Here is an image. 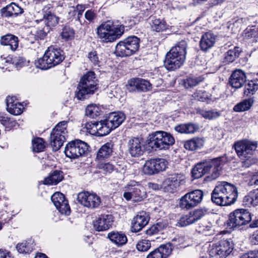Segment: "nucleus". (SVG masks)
<instances>
[{
    "mask_svg": "<svg viewBox=\"0 0 258 258\" xmlns=\"http://www.w3.org/2000/svg\"><path fill=\"white\" fill-rule=\"evenodd\" d=\"M238 196L236 187L226 181L218 183L211 194V200L220 206H228L235 203Z\"/></svg>",
    "mask_w": 258,
    "mask_h": 258,
    "instance_id": "f257e3e1",
    "label": "nucleus"
},
{
    "mask_svg": "<svg viewBox=\"0 0 258 258\" xmlns=\"http://www.w3.org/2000/svg\"><path fill=\"white\" fill-rule=\"evenodd\" d=\"M186 42L181 40L170 49L166 54L164 62V65L168 70L174 71L183 64L186 57Z\"/></svg>",
    "mask_w": 258,
    "mask_h": 258,
    "instance_id": "f03ea898",
    "label": "nucleus"
},
{
    "mask_svg": "<svg viewBox=\"0 0 258 258\" xmlns=\"http://www.w3.org/2000/svg\"><path fill=\"white\" fill-rule=\"evenodd\" d=\"M124 27L113 21H107L97 28L98 38L103 42H112L119 38L123 33Z\"/></svg>",
    "mask_w": 258,
    "mask_h": 258,
    "instance_id": "7ed1b4c3",
    "label": "nucleus"
},
{
    "mask_svg": "<svg viewBox=\"0 0 258 258\" xmlns=\"http://www.w3.org/2000/svg\"><path fill=\"white\" fill-rule=\"evenodd\" d=\"M221 160L218 158L198 163L193 168L191 173L195 178H199L206 173H210L208 176L210 180L217 178L220 175Z\"/></svg>",
    "mask_w": 258,
    "mask_h": 258,
    "instance_id": "20e7f679",
    "label": "nucleus"
},
{
    "mask_svg": "<svg viewBox=\"0 0 258 258\" xmlns=\"http://www.w3.org/2000/svg\"><path fill=\"white\" fill-rule=\"evenodd\" d=\"M63 52L59 48L49 47L42 57L35 61L36 67L47 70L59 64L64 59Z\"/></svg>",
    "mask_w": 258,
    "mask_h": 258,
    "instance_id": "39448f33",
    "label": "nucleus"
},
{
    "mask_svg": "<svg viewBox=\"0 0 258 258\" xmlns=\"http://www.w3.org/2000/svg\"><path fill=\"white\" fill-rule=\"evenodd\" d=\"M97 79L94 72L86 73L81 78L76 93V97L79 100L84 99L88 95L94 93L97 89Z\"/></svg>",
    "mask_w": 258,
    "mask_h": 258,
    "instance_id": "423d86ee",
    "label": "nucleus"
},
{
    "mask_svg": "<svg viewBox=\"0 0 258 258\" xmlns=\"http://www.w3.org/2000/svg\"><path fill=\"white\" fill-rule=\"evenodd\" d=\"M174 143L172 136L167 132L157 131L152 134L148 140L149 146L156 150L168 149Z\"/></svg>",
    "mask_w": 258,
    "mask_h": 258,
    "instance_id": "0eeeda50",
    "label": "nucleus"
},
{
    "mask_svg": "<svg viewBox=\"0 0 258 258\" xmlns=\"http://www.w3.org/2000/svg\"><path fill=\"white\" fill-rule=\"evenodd\" d=\"M69 121L63 120L58 123L52 130L50 135V144L53 149L57 151L63 145L68 137L67 130Z\"/></svg>",
    "mask_w": 258,
    "mask_h": 258,
    "instance_id": "6e6552de",
    "label": "nucleus"
},
{
    "mask_svg": "<svg viewBox=\"0 0 258 258\" xmlns=\"http://www.w3.org/2000/svg\"><path fill=\"white\" fill-rule=\"evenodd\" d=\"M257 142L244 139L236 142L234 144L235 150L238 156L242 160H245L244 164H247L249 158L254 154L257 148Z\"/></svg>",
    "mask_w": 258,
    "mask_h": 258,
    "instance_id": "1a4fd4ad",
    "label": "nucleus"
},
{
    "mask_svg": "<svg viewBox=\"0 0 258 258\" xmlns=\"http://www.w3.org/2000/svg\"><path fill=\"white\" fill-rule=\"evenodd\" d=\"M139 43L140 39L137 37H128L117 44L115 52L121 57L131 55L138 50Z\"/></svg>",
    "mask_w": 258,
    "mask_h": 258,
    "instance_id": "9d476101",
    "label": "nucleus"
},
{
    "mask_svg": "<svg viewBox=\"0 0 258 258\" xmlns=\"http://www.w3.org/2000/svg\"><path fill=\"white\" fill-rule=\"evenodd\" d=\"M123 196L127 201L132 200L135 202L142 201L147 197L145 186L141 183L132 181L127 184Z\"/></svg>",
    "mask_w": 258,
    "mask_h": 258,
    "instance_id": "9b49d317",
    "label": "nucleus"
},
{
    "mask_svg": "<svg viewBox=\"0 0 258 258\" xmlns=\"http://www.w3.org/2000/svg\"><path fill=\"white\" fill-rule=\"evenodd\" d=\"M233 249V243L230 239H222L210 245L208 252L211 258H226Z\"/></svg>",
    "mask_w": 258,
    "mask_h": 258,
    "instance_id": "f8f14e48",
    "label": "nucleus"
},
{
    "mask_svg": "<svg viewBox=\"0 0 258 258\" xmlns=\"http://www.w3.org/2000/svg\"><path fill=\"white\" fill-rule=\"evenodd\" d=\"M89 148L88 145L80 140H76L69 142L65 147L66 155L71 159H77L84 156Z\"/></svg>",
    "mask_w": 258,
    "mask_h": 258,
    "instance_id": "ddd939ff",
    "label": "nucleus"
},
{
    "mask_svg": "<svg viewBox=\"0 0 258 258\" xmlns=\"http://www.w3.org/2000/svg\"><path fill=\"white\" fill-rule=\"evenodd\" d=\"M251 220L250 213L247 210L237 209L230 214L227 225L230 228L239 227L247 224Z\"/></svg>",
    "mask_w": 258,
    "mask_h": 258,
    "instance_id": "4468645a",
    "label": "nucleus"
},
{
    "mask_svg": "<svg viewBox=\"0 0 258 258\" xmlns=\"http://www.w3.org/2000/svg\"><path fill=\"white\" fill-rule=\"evenodd\" d=\"M203 196V191L200 189L189 192L181 197L179 206L182 209L193 208L201 202Z\"/></svg>",
    "mask_w": 258,
    "mask_h": 258,
    "instance_id": "2eb2a0df",
    "label": "nucleus"
},
{
    "mask_svg": "<svg viewBox=\"0 0 258 258\" xmlns=\"http://www.w3.org/2000/svg\"><path fill=\"white\" fill-rule=\"evenodd\" d=\"M168 165V163L165 159H151L146 161L143 171L146 174L153 175L165 171L167 168Z\"/></svg>",
    "mask_w": 258,
    "mask_h": 258,
    "instance_id": "dca6fc26",
    "label": "nucleus"
},
{
    "mask_svg": "<svg viewBox=\"0 0 258 258\" xmlns=\"http://www.w3.org/2000/svg\"><path fill=\"white\" fill-rule=\"evenodd\" d=\"M184 176L181 174H176L164 179L162 182V186L165 191L173 192L180 185L184 184Z\"/></svg>",
    "mask_w": 258,
    "mask_h": 258,
    "instance_id": "f3484780",
    "label": "nucleus"
},
{
    "mask_svg": "<svg viewBox=\"0 0 258 258\" xmlns=\"http://www.w3.org/2000/svg\"><path fill=\"white\" fill-rule=\"evenodd\" d=\"M79 203L84 207L93 209L98 207L101 203L100 198L96 194L81 192L77 198Z\"/></svg>",
    "mask_w": 258,
    "mask_h": 258,
    "instance_id": "a211bd4d",
    "label": "nucleus"
},
{
    "mask_svg": "<svg viewBox=\"0 0 258 258\" xmlns=\"http://www.w3.org/2000/svg\"><path fill=\"white\" fill-rule=\"evenodd\" d=\"M51 200L56 208L61 214L69 215L70 214L71 209L68 201L62 193L55 192L51 196Z\"/></svg>",
    "mask_w": 258,
    "mask_h": 258,
    "instance_id": "6ab92c4d",
    "label": "nucleus"
},
{
    "mask_svg": "<svg viewBox=\"0 0 258 258\" xmlns=\"http://www.w3.org/2000/svg\"><path fill=\"white\" fill-rule=\"evenodd\" d=\"M152 89V84L141 78H134L128 82L127 89L130 92H147Z\"/></svg>",
    "mask_w": 258,
    "mask_h": 258,
    "instance_id": "aec40b11",
    "label": "nucleus"
},
{
    "mask_svg": "<svg viewBox=\"0 0 258 258\" xmlns=\"http://www.w3.org/2000/svg\"><path fill=\"white\" fill-rule=\"evenodd\" d=\"M128 151L130 154L134 157L142 156L144 152V146L142 139L139 138H133L127 143Z\"/></svg>",
    "mask_w": 258,
    "mask_h": 258,
    "instance_id": "412c9836",
    "label": "nucleus"
},
{
    "mask_svg": "<svg viewBox=\"0 0 258 258\" xmlns=\"http://www.w3.org/2000/svg\"><path fill=\"white\" fill-rule=\"evenodd\" d=\"M113 222L111 215H101L94 222V226L98 231H105L109 229Z\"/></svg>",
    "mask_w": 258,
    "mask_h": 258,
    "instance_id": "4be33fe9",
    "label": "nucleus"
},
{
    "mask_svg": "<svg viewBox=\"0 0 258 258\" xmlns=\"http://www.w3.org/2000/svg\"><path fill=\"white\" fill-rule=\"evenodd\" d=\"M149 221V217L145 212H140L132 221L133 231H139L148 223Z\"/></svg>",
    "mask_w": 258,
    "mask_h": 258,
    "instance_id": "5701e85b",
    "label": "nucleus"
},
{
    "mask_svg": "<svg viewBox=\"0 0 258 258\" xmlns=\"http://www.w3.org/2000/svg\"><path fill=\"white\" fill-rule=\"evenodd\" d=\"M171 251L172 247L170 244H162L150 252L146 258H167Z\"/></svg>",
    "mask_w": 258,
    "mask_h": 258,
    "instance_id": "b1692460",
    "label": "nucleus"
},
{
    "mask_svg": "<svg viewBox=\"0 0 258 258\" xmlns=\"http://www.w3.org/2000/svg\"><path fill=\"white\" fill-rule=\"evenodd\" d=\"M246 80L245 73L241 70H236L231 75L229 83L233 88L238 89L243 85Z\"/></svg>",
    "mask_w": 258,
    "mask_h": 258,
    "instance_id": "393cba45",
    "label": "nucleus"
},
{
    "mask_svg": "<svg viewBox=\"0 0 258 258\" xmlns=\"http://www.w3.org/2000/svg\"><path fill=\"white\" fill-rule=\"evenodd\" d=\"M7 109L11 114L18 115L22 113L24 106L16 100L15 97H8L7 98Z\"/></svg>",
    "mask_w": 258,
    "mask_h": 258,
    "instance_id": "a878e982",
    "label": "nucleus"
},
{
    "mask_svg": "<svg viewBox=\"0 0 258 258\" xmlns=\"http://www.w3.org/2000/svg\"><path fill=\"white\" fill-rule=\"evenodd\" d=\"M1 63L5 64L6 70H7L9 66L13 65L17 68H20L27 64L26 60L22 57L15 56L12 57L11 56H8L6 57L1 56Z\"/></svg>",
    "mask_w": 258,
    "mask_h": 258,
    "instance_id": "bb28decb",
    "label": "nucleus"
},
{
    "mask_svg": "<svg viewBox=\"0 0 258 258\" xmlns=\"http://www.w3.org/2000/svg\"><path fill=\"white\" fill-rule=\"evenodd\" d=\"M216 36L213 33L209 32L204 34L200 42L201 50L207 51L211 48L216 42Z\"/></svg>",
    "mask_w": 258,
    "mask_h": 258,
    "instance_id": "cd10ccee",
    "label": "nucleus"
},
{
    "mask_svg": "<svg viewBox=\"0 0 258 258\" xmlns=\"http://www.w3.org/2000/svg\"><path fill=\"white\" fill-rule=\"evenodd\" d=\"M107 237L112 243L117 247L122 246L127 242L126 235L121 232L111 231L108 233Z\"/></svg>",
    "mask_w": 258,
    "mask_h": 258,
    "instance_id": "c85d7f7f",
    "label": "nucleus"
},
{
    "mask_svg": "<svg viewBox=\"0 0 258 258\" xmlns=\"http://www.w3.org/2000/svg\"><path fill=\"white\" fill-rule=\"evenodd\" d=\"M1 11L2 16L8 18L17 16L23 13V9L14 3L3 8Z\"/></svg>",
    "mask_w": 258,
    "mask_h": 258,
    "instance_id": "c756f323",
    "label": "nucleus"
},
{
    "mask_svg": "<svg viewBox=\"0 0 258 258\" xmlns=\"http://www.w3.org/2000/svg\"><path fill=\"white\" fill-rule=\"evenodd\" d=\"M113 144L111 142H107L102 146L98 150L96 158V161H104L109 158L113 152Z\"/></svg>",
    "mask_w": 258,
    "mask_h": 258,
    "instance_id": "7c9ffc66",
    "label": "nucleus"
},
{
    "mask_svg": "<svg viewBox=\"0 0 258 258\" xmlns=\"http://www.w3.org/2000/svg\"><path fill=\"white\" fill-rule=\"evenodd\" d=\"M125 116L122 112H114L110 113L106 118L107 122L112 130L118 127L124 120Z\"/></svg>",
    "mask_w": 258,
    "mask_h": 258,
    "instance_id": "2f4dec72",
    "label": "nucleus"
},
{
    "mask_svg": "<svg viewBox=\"0 0 258 258\" xmlns=\"http://www.w3.org/2000/svg\"><path fill=\"white\" fill-rule=\"evenodd\" d=\"M149 24L151 30L157 32L164 31L168 27V25L164 19L156 17L150 18Z\"/></svg>",
    "mask_w": 258,
    "mask_h": 258,
    "instance_id": "473e14b6",
    "label": "nucleus"
},
{
    "mask_svg": "<svg viewBox=\"0 0 258 258\" xmlns=\"http://www.w3.org/2000/svg\"><path fill=\"white\" fill-rule=\"evenodd\" d=\"M0 42L2 45L8 46L13 51L17 49L19 45L18 38L11 34L2 36Z\"/></svg>",
    "mask_w": 258,
    "mask_h": 258,
    "instance_id": "72a5a7b5",
    "label": "nucleus"
},
{
    "mask_svg": "<svg viewBox=\"0 0 258 258\" xmlns=\"http://www.w3.org/2000/svg\"><path fill=\"white\" fill-rule=\"evenodd\" d=\"M59 18L53 14L48 12L43 15V19L36 20L37 23L41 22L45 24L47 32L49 31L51 27L55 26L58 23Z\"/></svg>",
    "mask_w": 258,
    "mask_h": 258,
    "instance_id": "f704fd0d",
    "label": "nucleus"
},
{
    "mask_svg": "<svg viewBox=\"0 0 258 258\" xmlns=\"http://www.w3.org/2000/svg\"><path fill=\"white\" fill-rule=\"evenodd\" d=\"M243 204L248 207L258 205V188L249 192L244 197Z\"/></svg>",
    "mask_w": 258,
    "mask_h": 258,
    "instance_id": "c9c22d12",
    "label": "nucleus"
},
{
    "mask_svg": "<svg viewBox=\"0 0 258 258\" xmlns=\"http://www.w3.org/2000/svg\"><path fill=\"white\" fill-rule=\"evenodd\" d=\"M204 144V140L203 138H194L185 142L184 147L187 150L194 151L202 148Z\"/></svg>",
    "mask_w": 258,
    "mask_h": 258,
    "instance_id": "e433bc0d",
    "label": "nucleus"
},
{
    "mask_svg": "<svg viewBox=\"0 0 258 258\" xmlns=\"http://www.w3.org/2000/svg\"><path fill=\"white\" fill-rule=\"evenodd\" d=\"M97 136L102 137L108 135L112 130L106 119L97 122Z\"/></svg>",
    "mask_w": 258,
    "mask_h": 258,
    "instance_id": "4c0bfd02",
    "label": "nucleus"
},
{
    "mask_svg": "<svg viewBox=\"0 0 258 258\" xmlns=\"http://www.w3.org/2000/svg\"><path fill=\"white\" fill-rule=\"evenodd\" d=\"M63 178L62 172L55 170L47 178H45L43 183L45 184H56Z\"/></svg>",
    "mask_w": 258,
    "mask_h": 258,
    "instance_id": "58836bf2",
    "label": "nucleus"
},
{
    "mask_svg": "<svg viewBox=\"0 0 258 258\" xmlns=\"http://www.w3.org/2000/svg\"><path fill=\"white\" fill-rule=\"evenodd\" d=\"M34 244L31 240L24 241L18 243L16 249L20 253L26 254L30 253L33 249Z\"/></svg>",
    "mask_w": 258,
    "mask_h": 258,
    "instance_id": "ea45409f",
    "label": "nucleus"
},
{
    "mask_svg": "<svg viewBox=\"0 0 258 258\" xmlns=\"http://www.w3.org/2000/svg\"><path fill=\"white\" fill-rule=\"evenodd\" d=\"M198 112L205 119L209 120L215 119L221 115V111L216 109H200Z\"/></svg>",
    "mask_w": 258,
    "mask_h": 258,
    "instance_id": "a19ab883",
    "label": "nucleus"
},
{
    "mask_svg": "<svg viewBox=\"0 0 258 258\" xmlns=\"http://www.w3.org/2000/svg\"><path fill=\"white\" fill-rule=\"evenodd\" d=\"M253 104L252 98L245 99L234 106L233 110L236 112H242L249 109Z\"/></svg>",
    "mask_w": 258,
    "mask_h": 258,
    "instance_id": "79ce46f5",
    "label": "nucleus"
},
{
    "mask_svg": "<svg viewBox=\"0 0 258 258\" xmlns=\"http://www.w3.org/2000/svg\"><path fill=\"white\" fill-rule=\"evenodd\" d=\"M240 52L241 49L238 47H235L233 49L229 50L225 54V61L228 63L233 62L239 57Z\"/></svg>",
    "mask_w": 258,
    "mask_h": 258,
    "instance_id": "37998d69",
    "label": "nucleus"
},
{
    "mask_svg": "<svg viewBox=\"0 0 258 258\" xmlns=\"http://www.w3.org/2000/svg\"><path fill=\"white\" fill-rule=\"evenodd\" d=\"M96 162H97V168L104 174L110 173L115 169V166L110 162H106L103 161H98Z\"/></svg>",
    "mask_w": 258,
    "mask_h": 258,
    "instance_id": "c03bdc74",
    "label": "nucleus"
},
{
    "mask_svg": "<svg viewBox=\"0 0 258 258\" xmlns=\"http://www.w3.org/2000/svg\"><path fill=\"white\" fill-rule=\"evenodd\" d=\"M207 213V210L205 209H198L194 211H191L188 213L190 219L192 223H194L200 220Z\"/></svg>",
    "mask_w": 258,
    "mask_h": 258,
    "instance_id": "a18cd8bd",
    "label": "nucleus"
},
{
    "mask_svg": "<svg viewBox=\"0 0 258 258\" xmlns=\"http://www.w3.org/2000/svg\"><path fill=\"white\" fill-rule=\"evenodd\" d=\"M243 36L245 40L252 39V42L256 41L258 37L257 28H247L243 32Z\"/></svg>",
    "mask_w": 258,
    "mask_h": 258,
    "instance_id": "49530a36",
    "label": "nucleus"
},
{
    "mask_svg": "<svg viewBox=\"0 0 258 258\" xmlns=\"http://www.w3.org/2000/svg\"><path fill=\"white\" fill-rule=\"evenodd\" d=\"M257 90L258 84L251 80L245 85L243 93L248 96L254 94Z\"/></svg>",
    "mask_w": 258,
    "mask_h": 258,
    "instance_id": "de8ad7c7",
    "label": "nucleus"
},
{
    "mask_svg": "<svg viewBox=\"0 0 258 258\" xmlns=\"http://www.w3.org/2000/svg\"><path fill=\"white\" fill-rule=\"evenodd\" d=\"M100 108L94 104L88 105L86 109V115L91 118H95L100 114Z\"/></svg>",
    "mask_w": 258,
    "mask_h": 258,
    "instance_id": "09e8293b",
    "label": "nucleus"
},
{
    "mask_svg": "<svg viewBox=\"0 0 258 258\" xmlns=\"http://www.w3.org/2000/svg\"><path fill=\"white\" fill-rule=\"evenodd\" d=\"M32 148L34 152H42L45 148V143L42 138H36L32 141Z\"/></svg>",
    "mask_w": 258,
    "mask_h": 258,
    "instance_id": "8fccbe9b",
    "label": "nucleus"
},
{
    "mask_svg": "<svg viewBox=\"0 0 258 258\" xmlns=\"http://www.w3.org/2000/svg\"><path fill=\"white\" fill-rule=\"evenodd\" d=\"M199 232L205 235H211L214 233V230L211 222H204L200 225Z\"/></svg>",
    "mask_w": 258,
    "mask_h": 258,
    "instance_id": "3c124183",
    "label": "nucleus"
},
{
    "mask_svg": "<svg viewBox=\"0 0 258 258\" xmlns=\"http://www.w3.org/2000/svg\"><path fill=\"white\" fill-rule=\"evenodd\" d=\"M75 35V31L73 29L69 26H64L61 33V38L65 41L71 40L74 38Z\"/></svg>",
    "mask_w": 258,
    "mask_h": 258,
    "instance_id": "603ef678",
    "label": "nucleus"
},
{
    "mask_svg": "<svg viewBox=\"0 0 258 258\" xmlns=\"http://www.w3.org/2000/svg\"><path fill=\"white\" fill-rule=\"evenodd\" d=\"M83 129L90 135L97 136V122L86 123Z\"/></svg>",
    "mask_w": 258,
    "mask_h": 258,
    "instance_id": "864d4df0",
    "label": "nucleus"
},
{
    "mask_svg": "<svg viewBox=\"0 0 258 258\" xmlns=\"http://www.w3.org/2000/svg\"><path fill=\"white\" fill-rule=\"evenodd\" d=\"M192 98L199 101L204 102L209 99L208 93L204 90H197L192 95Z\"/></svg>",
    "mask_w": 258,
    "mask_h": 258,
    "instance_id": "5fc2aeb1",
    "label": "nucleus"
},
{
    "mask_svg": "<svg viewBox=\"0 0 258 258\" xmlns=\"http://www.w3.org/2000/svg\"><path fill=\"white\" fill-rule=\"evenodd\" d=\"M137 249L140 251H146L151 247V243L150 240L143 239L139 242L136 245Z\"/></svg>",
    "mask_w": 258,
    "mask_h": 258,
    "instance_id": "6e6d98bb",
    "label": "nucleus"
},
{
    "mask_svg": "<svg viewBox=\"0 0 258 258\" xmlns=\"http://www.w3.org/2000/svg\"><path fill=\"white\" fill-rule=\"evenodd\" d=\"M178 223L181 227H184L193 224L188 214L182 216L178 220Z\"/></svg>",
    "mask_w": 258,
    "mask_h": 258,
    "instance_id": "4d7b16f0",
    "label": "nucleus"
},
{
    "mask_svg": "<svg viewBox=\"0 0 258 258\" xmlns=\"http://www.w3.org/2000/svg\"><path fill=\"white\" fill-rule=\"evenodd\" d=\"M201 80L198 78H188L184 82V85L186 88L196 86Z\"/></svg>",
    "mask_w": 258,
    "mask_h": 258,
    "instance_id": "13d9d810",
    "label": "nucleus"
},
{
    "mask_svg": "<svg viewBox=\"0 0 258 258\" xmlns=\"http://www.w3.org/2000/svg\"><path fill=\"white\" fill-rule=\"evenodd\" d=\"M247 184L249 186L258 185V171L249 174Z\"/></svg>",
    "mask_w": 258,
    "mask_h": 258,
    "instance_id": "bf43d9fd",
    "label": "nucleus"
},
{
    "mask_svg": "<svg viewBox=\"0 0 258 258\" xmlns=\"http://www.w3.org/2000/svg\"><path fill=\"white\" fill-rule=\"evenodd\" d=\"M88 57L91 62L95 66H99L100 60L99 59L97 52L95 51H91L88 53Z\"/></svg>",
    "mask_w": 258,
    "mask_h": 258,
    "instance_id": "052dcab7",
    "label": "nucleus"
},
{
    "mask_svg": "<svg viewBox=\"0 0 258 258\" xmlns=\"http://www.w3.org/2000/svg\"><path fill=\"white\" fill-rule=\"evenodd\" d=\"M184 241V239L182 236H177L171 240V242L168 243L167 244H170L172 247H178L180 244H183Z\"/></svg>",
    "mask_w": 258,
    "mask_h": 258,
    "instance_id": "680f3d73",
    "label": "nucleus"
},
{
    "mask_svg": "<svg viewBox=\"0 0 258 258\" xmlns=\"http://www.w3.org/2000/svg\"><path fill=\"white\" fill-rule=\"evenodd\" d=\"M47 31L46 27H44L43 29L38 30L35 32V36L39 39H43L46 36Z\"/></svg>",
    "mask_w": 258,
    "mask_h": 258,
    "instance_id": "e2e57ef3",
    "label": "nucleus"
},
{
    "mask_svg": "<svg viewBox=\"0 0 258 258\" xmlns=\"http://www.w3.org/2000/svg\"><path fill=\"white\" fill-rule=\"evenodd\" d=\"M185 134H192L194 133L197 127L195 124L192 123L184 124Z\"/></svg>",
    "mask_w": 258,
    "mask_h": 258,
    "instance_id": "0e129e2a",
    "label": "nucleus"
},
{
    "mask_svg": "<svg viewBox=\"0 0 258 258\" xmlns=\"http://www.w3.org/2000/svg\"><path fill=\"white\" fill-rule=\"evenodd\" d=\"M95 17L96 14L94 13V11L91 10L87 11L85 14V18L90 22L93 21Z\"/></svg>",
    "mask_w": 258,
    "mask_h": 258,
    "instance_id": "69168bd1",
    "label": "nucleus"
},
{
    "mask_svg": "<svg viewBox=\"0 0 258 258\" xmlns=\"http://www.w3.org/2000/svg\"><path fill=\"white\" fill-rule=\"evenodd\" d=\"M240 258H258V251H252L244 253Z\"/></svg>",
    "mask_w": 258,
    "mask_h": 258,
    "instance_id": "338daca9",
    "label": "nucleus"
},
{
    "mask_svg": "<svg viewBox=\"0 0 258 258\" xmlns=\"http://www.w3.org/2000/svg\"><path fill=\"white\" fill-rule=\"evenodd\" d=\"M250 241L254 244H258V229L250 236Z\"/></svg>",
    "mask_w": 258,
    "mask_h": 258,
    "instance_id": "774afa93",
    "label": "nucleus"
}]
</instances>
